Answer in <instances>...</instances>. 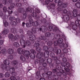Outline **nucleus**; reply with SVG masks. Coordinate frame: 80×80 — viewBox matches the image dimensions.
Instances as JSON below:
<instances>
[{"mask_svg":"<svg viewBox=\"0 0 80 80\" xmlns=\"http://www.w3.org/2000/svg\"><path fill=\"white\" fill-rule=\"evenodd\" d=\"M38 29L40 30V32H42L43 33L46 32L47 30H48V31H52V30L53 32L59 33L58 34L54 35V36L53 37V40H55L57 39V38H59L60 37H61L62 38H65V34H63L61 31V30L55 25H53V26L50 25L48 28H47L45 26H39V27L38 28Z\"/></svg>","mask_w":80,"mask_h":80,"instance_id":"nucleus-1","label":"nucleus"},{"mask_svg":"<svg viewBox=\"0 0 80 80\" xmlns=\"http://www.w3.org/2000/svg\"><path fill=\"white\" fill-rule=\"evenodd\" d=\"M59 38V39H58ZM53 40H56V39H58L57 40L59 43V46L60 48H62V50L65 53H67L68 51H70V49L68 48V42L66 40V38H65H65H62V37L60 36V37H57V38L55 39H53Z\"/></svg>","mask_w":80,"mask_h":80,"instance_id":"nucleus-2","label":"nucleus"},{"mask_svg":"<svg viewBox=\"0 0 80 80\" xmlns=\"http://www.w3.org/2000/svg\"><path fill=\"white\" fill-rule=\"evenodd\" d=\"M35 12L32 13V16L36 20H38L37 21H38V22L40 23L41 21V22L39 24L42 23L44 25H46L47 23V21H46V19L45 18H43L42 17V14L40 13V11L38 8H34Z\"/></svg>","mask_w":80,"mask_h":80,"instance_id":"nucleus-3","label":"nucleus"},{"mask_svg":"<svg viewBox=\"0 0 80 80\" xmlns=\"http://www.w3.org/2000/svg\"><path fill=\"white\" fill-rule=\"evenodd\" d=\"M43 49L44 51V54H43V53L42 52H39L37 53L36 56L37 58L40 59L39 62H43L46 60V58L49 57V52L48 51V47L45 46L43 47Z\"/></svg>","mask_w":80,"mask_h":80,"instance_id":"nucleus-4","label":"nucleus"},{"mask_svg":"<svg viewBox=\"0 0 80 80\" xmlns=\"http://www.w3.org/2000/svg\"><path fill=\"white\" fill-rule=\"evenodd\" d=\"M4 64L2 63L1 65V67L4 70H7V71L15 70V68L13 67H11L9 66L10 65V61L8 60H5L3 61Z\"/></svg>","mask_w":80,"mask_h":80,"instance_id":"nucleus-5","label":"nucleus"},{"mask_svg":"<svg viewBox=\"0 0 80 80\" xmlns=\"http://www.w3.org/2000/svg\"><path fill=\"white\" fill-rule=\"evenodd\" d=\"M70 27L72 28V29L74 30H75L77 29V27H78L79 30L76 31V33L78 35H80V23L78 20H76L75 21V23L73 22H71L70 23Z\"/></svg>","mask_w":80,"mask_h":80,"instance_id":"nucleus-6","label":"nucleus"},{"mask_svg":"<svg viewBox=\"0 0 80 80\" xmlns=\"http://www.w3.org/2000/svg\"><path fill=\"white\" fill-rule=\"evenodd\" d=\"M32 15L31 14H29L28 15V18L29 20V23L32 24V26L33 27H37L38 26L39 24L42 23V21H40V22L38 23V21H36L33 22V20L32 19Z\"/></svg>","mask_w":80,"mask_h":80,"instance_id":"nucleus-7","label":"nucleus"},{"mask_svg":"<svg viewBox=\"0 0 80 80\" xmlns=\"http://www.w3.org/2000/svg\"><path fill=\"white\" fill-rule=\"evenodd\" d=\"M0 17L3 20V23L4 27H8V22L6 21L8 19V16L6 15H3V12L2 11H0Z\"/></svg>","mask_w":80,"mask_h":80,"instance_id":"nucleus-8","label":"nucleus"},{"mask_svg":"<svg viewBox=\"0 0 80 80\" xmlns=\"http://www.w3.org/2000/svg\"><path fill=\"white\" fill-rule=\"evenodd\" d=\"M17 50L19 54H20L21 55L23 54V55L25 57H27V59H28V58H29L28 55H29L30 53V51L25 50H23L22 48H18V49Z\"/></svg>","mask_w":80,"mask_h":80,"instance_id":"nucleus-9","label":"nucleus"},{"mask_svg":"<svg viewBox=\"0 0 80 80\" xmlns=\"http://www.w3.org/2000/svg\"><path fill=\"white\" fill-rule=\"evenodd\" d=\"M15 2H20L16 4V5L18 7H22V5H25L27 7H28L29 6L28 3L25 0H15Z\"/></svg>","mask_w":80,"mask_h":80,"instance_id":"nucleus-10","label":"nucleus"},{"mask_svg":"<svg viewBox=\"0 0 80 80\" xmlns=\"http://www.w3.org/2000/svg\"><path fill=\"white\" fill-rule=\"evenodd\" d=\"M48 50L49 52H53H53L56 53L57 55H59L62 52L61 49H58V48L55 47H54L53 48L52 47H50L48 48Z\"/></svg>","mask_w":80,"mask_h":80,"instance_id":"nucleus-11","label":"nucleus"},{"mask_svg":"<svg viewBox=\"0 0 80 80\" xmlns=\"http://www.w3.org/2000/svg\"><path fill=\"white\" fill-rule=\"evenodd\" d=\"M27 33L28 35L29 36V40H31V41H32L33 43L35 42V39L36 38V37L35 36L33 33H32V32L28 31Z\"/></svg>","mask_w":80,"mask_h":80,"instance_id":"nucleus-12","label":"nucleus"},{"mask_svg":"<svg viewBox=\"0 0 80 80\" xmlns=\"http://www.w3.org/2000/svg\"><path fill=\"white\" fill-rule=\"evenodd\" d=\"M24 35H21V39L20 40V43L21 45L22 46V48H25L26 45H25V41L24 40Z\"/></svg>","mask_w":80,"mask_h":80,"instance_id":"nucleus-13","label":"nucleus"},{"mask_svg":"<svg viewBox=\"0 0 80 80\" xmlns=\"http://www.w3.org/2000/svg\"><path fill=\"white\" fill-rule=\"evenodd\" d=\"M8 17H9V20L11 21L10 22L11 25H13V26H15L17 25V23L16 22L13 21V20H15V17L11 16Z\"/></svg>","mask_w":80,"mask_h":80,"instance_id":"nucleus-14","label":"nucleus"},{"mask_svg":"<svg viewBox=\"0 0 80 80\" xmlns=\"http://www.w3.org/2000/svg\"><path fill=\"white\" fill-rule=\"evenodd\" d=\"M61 18H62L63 22H68L70 19V17L68 15H62L61 16Z\"/></svg>","mask_w":80,"mask_h":80,"instance_id":"nucleus-15","label":"nucleus"},{"mask_svg":"<svg viewBox=\"0 0 80 80\" xmlns=\"http://www.w3.org/2000/svg\"><path fill=\"white\" fill-rule=\"evenodd\" d=\"M39 2L41 3L42 5H48L50 3V2H52L53 0H38Z\"/></svg>","mask_w":80,"mask_h":80,"instance_id":"nucleus-16","label":"nucleus"},{"mask_svg":"<svg viewBox=\"0 0 80 80\" xmlns=\"http://www.w3.org/2000/svg\"><path fill=\"white\" fill-rule=\"evenodd\" d=\"M30 52H31L32 53L30 54L28 56L29 57L30 56V57L32 58H35V54H36V51L33 49H31L30 50Z\"/></svg>","mask_w":80,"mask_h":80,"instance_id":"nucleus-17","label":"nucleus"},{"mask_svg":"<svg viewBox=\"0 0 80 80\" xmlns=\"http://www.w3.org/2000/svg\"><path fill=\"white\" fill-rule=\"evenodd\" d=\"M62 70L66 73H67V72H70V69L68 68H66L65 64V63H62Z\"/></svg>","mask_w":80,"mask_h":80,"instance_id":"nucleus-18","label":"nucleus"},{"mask_svg":"<svg viewBox=\"0 0 80 80\" xmlns=\"http://www.w3.org/2000/svg\"><path fill=\"white\" fill-rule=\"evenodd\" d=\"M35 8H34L32 9V8L30 7H28L26 8V10L27 12H29L31 13H35Z\"/></svg>","mask_w":80,"mask_h":80,"instance_id":"nucleus-19","label":"nucleus"},{"mask_svg":"<svg viewBox=\"0 0 80 80\" xmlns=\"http://www.w3.org/2000/svg\"><path fill=\"white\" fill-rule=\"evenodd\" d=\"M58 58L56 56L54 57V61L56 62V64H55L56 65V67H57V65H60V63H61V61L58 60Z\"/></svg>","mask_w":80,"mask_h":80,"instance_id":"nucleus-20","label":"nucleus"},{"mask_svg":"<svg viewBox=\"0 0 80 80\" xmlns=\"http://www.w3.org/2000/svg\"><path fill=\"white\" fill-rule=\"evenodd\" d=\"M45 37H48V38H51L52 36L53 37H53L55 36L54 35V34L52 32L50 33V32H47L45 34Z\"/></svg>","mask_w":80,"mask_h":80,"instance_id":"nucleus-21","label":"nucleus"},{"mask_svg":"<svg viewBox=\"0 0 80 80\" xmlns=\"http://www.w3.org/2000/svg\"><path fill=\"white\" fill-rule=\"evenodd\" d=\"M36 40H37L36 42L40 44L43 43V41H42V38H41V37H38L37 38H36Z\"/></svg>","mask_w":80,"mask_h":80,"instance_id":"nucleus-22","label":"nucleus"},{"mask_svg":"<svg viewBox=\"0 0 80 80\" xmlns=\"http://www.w3.org/2000/svg\"><path fill=\"white\" fill-rule=\"evenodd\" d=\"M8 32H9L8 30V29H4L2 32L0 34V35H1L2 36H3V35H7V34L8 33Z\"/></svg>","mask_w":80,"mask_h":80,"instance_id":"nucleus-23","label":"nucleus"},{"mask_svg":"<svg viewBox=\"0 0 80 80\" xmlns=\"http://www.w3.org/2000/svg\"><path fill=\"white\" fill-rule=\"evenodd\" d=\"M15 7V4L14 3H12V4H11L10 7H8V10H11L14 9Z\"/></svg>","mask_w":80,"mask_h":80,"instance_id":"nucleus-24","label":"nucleus"},{"mask_svg":"<svg viewBox=\"0 0 80 80\" xmlns=\"http://www.w3.org/2000/svg\"><path fill=\"white\" fill-rule=\"evenodd\" d=\"M73 16L74 17H76L78 15V11L77 9H74L73 11Z\"/></svg>","mask_w":80,"mask_h":80,"instance_id":"nucleus-25","label":"nucleus"},{"mask_svg":"<svg viewBox=\"0 0 80 80\" xmlns=\"http://www.w3.org/2000/svg\"><path fill=\"white\" fill-rule=\"evenodd\" d=\"M11 32L14 34H16L17 33V30L15 28H12L11 29Z\"/></svg>","mask_w":80,"mask_h":80,"instance_id":"nucleus-26","label":"nucleus"},{"mask_svg":"<svg viewBox=\"0 0 80 80\" xmlns=\"http://www.w3.org/2000/svg\"><path fill=\"white\" fill-rule=\"evenodd\" d=\"M63 63H64L65 64V67H67V68H69V67H71V65H70V63L69 62H67L66 63H62L61 64V66L62 67V64H63Z\"/></svg>","mask_w":80,"mask_h":80,"instance_id":"nucleus-27","label":"nucleus"},{"mask_svg":"<svg viewBox=\"0 0 80 80\" xmlns=\"http://www.w3.org/2000/svg\"><path fill=\"white\" fill-rule=\"evenodd\" d=\"M20 60L23 62H26V59H25V56L23 55H22L20 56Z\"/></svg>","mask_w":80,"mask_h":80,"instance_id":"nucleus-28","label":"nucleus"},{"mask_svg":"<svg viewBox=\"0 0 80 80\" xmlns=\"http://www.w3.org/2000/svg\"><path fill=\"white\" fill-rule=\"evenodd\" d=\"M8 54L12 55L13 53V50L12 48H9L8 50Z\"/></svg>","mask_w":80,"mask_h":80,"instance_id":"nucleus-29","label":"nucleus"},{"mask_svg":"<svg viewBox=\"0 0 80 80\" xmlns=\"http://www.w3.org/2000/svg\"><path fill=\"white\" fill-rule=\"evenodd\" d=\"M54 2L58 3V6L62 5V2H60V0H55Z\"/></svg>","mask_w":80,"mask_h":80,"instance_id":"nucleus-30","label":"nucleus"},{"mask_svg":"<svg viewBox=\"0 0 80 80\" xmlns=\"http://www.w3.org/2000/svg\"><path fill=\"white\" fill-rule=\"evenodd\" d=\"M62 4L60 6H61V7L62 8H66V7H67V6L68 5V4L67 3H62Z\"/></svg>","mask_w":80,"mask_h":80,"instance_id":"nucleus-31","label":"nucleus"},{"mask_svg":"<svg viewBox=\"0 0 80 80\" xmlns=\"http://www.w3.org/2000/svg\"><path fill=\"white\" fill-rule=\"evenodd\" d=\"M14 46L16 48H18L20 47V44L18 42H14L13 44Z\"/></svg>","mask_w":80,"mask_h":80,"instance_id":"nucleus-32","label":"nucleus"},{"mask_svg":"<svg viewBox=\"0 0 80 80\" xmlns=\"http://www.w3.org/2000/svg\"><path fill=\"white\" fill-rule=\"evenodd\" d=\"M4 75L5 78H8L10 76V73L9 72H7Z\"/></svg>","mask_w":80,"mask_h":80,"instance_id":"nucleus-33","label":"nucleus"},{"mask_svg":"<svg viewBox=\"0 0 80 80\" xmlns=\"http://www.w3.org/2000/svg\"><path fill=\"white\" fill-rule=\"evenodd\" d=\"M8 37L9 39H13L14 38V36L12 33H10L8 35Z\"/></svg>","mask_w":80,"mask_h":80,"instance_id":"nucleus-34","label":"nucleus"},{"mask_svg":"<svg viewBox=\"0 0 80 80\" xmlns=\"http://www.w3.org/2000/svg\"><path fill=\"white\" fill-rule=\"evenodd\" d=\"M53 44L54 46H55L54 47H57V46L58 45H59V43H58V40L55 41L53 42Z\"/></svg>","mask_w":80,"mask_h":80,"instance_id":"nucleus-35","label":"nucleus"},{"mask_svg":"<svg viewBox=\"0 0 80 80\" xmlns=\"http://www.w3.org/2000/svg\"><path fill=\"white\" fill-rule=\"evenodd\" d=\"M2 2L4 5H9L8 3V1L7 0H2Z\"/></svg>","mask_w":80,"mask_h":80,"instance_id":"nucleus-36","label":"nucleus"},{"mask_svg":"<svg viewBox=\"0 0 80 80\" xmlns=\"http://www.w3.org/2000/svg\"><path fill=\"white\" fill-rule=\"evenodd\" d=\"M18 12L19 13H23V9L22 8H19L18 9Z\"/></svg>","mask_w":80,"mask_h":80,"instance_id":"nucleus-37","label":"nucleus"},{"mask_svg":"<svg viewBox=\"0 0 80 80\" xmlns=\"http://www.w3.org/2000/svg\"><path fill=\"white\" fill-rule=\"evenodd\" d=\"M31 30L32 32L35 33L37 32V28L35 27L32 28Z\"/></svg>","mask_w":80,"mask_h":80,"instance_id":"nucleus-38","label":"nucleus"},{"mask_svg":"<svg viewBox=\"0 0 80 80\" xmlns=\"http://www.w3.org/2000/svg\"><path fill=\"white\" fill-rule=\"evenodd\" d=\"M47 63L48 64L49 63H51L52 62V60L50 58H48L47 59Z\"/></svg>","mask_w":80,"mask_h":80,"instance_id":"nucleus-39","label":"nucleus"},{"mask_svg":"<svg viewBox=\"0 0 80 80\" xmlns=\"http://www.w3.org/2000/svg\"><path fill=\"white\" fill-rule=\"evenodd\" d=\"M25 24L26 26V27H27V28H30V27H32L31 24L29 23V22H27Z\"/></svg>","mask_w":80,"mask_h":80,"instance_id":"nucleus-40","label":"nucleus"},{"mask_svg":"<svg viewBox=\"0 0 80 80\" xmlns=\"http://www.w3.org/2000/svg\"><path fill=\"white\" fill-rule=\"evenodd\" d=\"M75 6L78 8H80V2H78L75 4Z\"/></svg>","mask_w":80,"mask_h":80,"instance_id":"nucleus-41","label":"nucleus"},{"mask_svg":"<svg viewBox=\"0 0 80 80\" xmlns=\"http://www.w3.org/2000/svg\"><path fill=\"white\" fill-rule=\"evenodd\" d=\"M1 52L2 54L5 55L7 52V50L5 49H3L2 50Z\"/></svg>","mask_w":80,"mask_h":80,"instance_id":"nucleus-42","label":"nucleus"},{"mask_svg":"<svg viewBox=\"0 0 80 80\" xmlns=\"http://www.w3.org/2000/svg\"><path fill=\"white\" fill-rule=\"evenodd\" d=\"M40 43H38V42H35L34 44V47L36 48H37L40 46Z\"/></svg>","mask_w":80,"mask_h":80,"instance_id":"nucleus-43","label":"nucleus"},{"mask_svg":"<svg viewBox=\"0 0 80 80\" xmlns=\"http://www.w3.org/2000/svg\"><path fill=\"white\" fill-rule=\"evenodd\" d=\"M49 56L51 58H54L55 56V55L54 53L51 52L50 53Z\"/></svg>","mask_w":80,"mask_h":80,"instance_id":"nucleus-44","label":"nucleus"},{"mask_svg":"<svg viewBox=\"0 0 80 80\" xmlns=\"http://www.w3.org/2000/svg\"><path fill=\"white\" fill-rule=\"evenodd\" d=\"M40 71H38L37 72L36 77L37 78H39V76L40 75Z\"/></svg>","mask_w":80,"mask_h":80,"instance_id":"nucleus-45","label":"nucleus"},{"mask_svg":"<svg viewBox=\"0 0 80 80\" xmlns=\"http://www.w3.org/2000/svg\"><path fill=\"white\" fill-rule=\"evenodd\" d=\"M26 44L27 46L29 47L30 45V42L28 40H27L26 42Z\"/></svg>","mask_w":80,"mask_h":80,"instance_id":"nucleus-46","label":"nucleus"},{"mask_svg":"<svg viewBox=\"0 0 80 80\" xmlns=\"http://www.w3.org/2000/svg\"><path fill=\"white\" fill-rule=\"evenodd\" d=\"M4 13H6L7 12H8V10H7V8L5 7H3L2 9Z\"/></svg>","mask_w":80,"mask_h":80,"instance_id":"nucleus-47","label":"nucleus"},{"mask_svg":"<svg viewBox=\"0 0 80 80\" xmlns=\"http://www.w3.org/2000/svg\"><path fill=\"white\" fill-rule=\"evenodd\" d=\"M8 16H8V17H9L11 16V15H12V13H13V11H8Z\"/></svg>","mask_w":80,"mask_h":80,"instance_id":"nucleus-48","label":"nucleus"},{"mask_svg":"<svg viewBox=\"0 0 80 80\" xmlns=\"http://www.w3.org/2000/svg\"><path fill=\"white\" fill-rule=\"evenodd\" d=\"M62 61L63 62L62 63H66L67 62V59L66 58H63L62 59Z\"/></svg>","mask_w":80,"mask_h":80,"instance_id":"nucleus-49","label":"nucleus"},{"mask_svg":"<svg viewBox=\"0 0 80 80\" xmlns=\"http://www.w3.org/2000/svg\"><path fill=\"white\" fill-rule=\"evenodd\" d=\"M19 38V36L18 35H16L14 37V39L15 40H18Z\"/></svg>","mask_w":80,"mask_h":80,"instance_id":"nucleus-50","label":"nucleus"},{"mask_svg":"<svg viewBox=\"0 0 80 80\" xmlns=\"http://www.w3.org/2000/svg\"><path fill=\"white\" fill-rule=\"evenodd\" d=\"M41 38H42L41 40H42V41H43V40H46L47 39V38L46 37V36H41Z\"/></svg>","mask_w":80,"mask_h":80,"instance_id":"nucleus-51","label":"nucleus"},{"mask_svg":"<svg viewBox=\"0 0 80 80\" xmlns=\"http://www.w3.org/2000/svg\"><path fill=\"white\" fill-rule=\"evenodd\" d=\"M36 50L37 52H40L42 50V49L40 47H38V48H36Z\"/></svg>","mask_w":80,"mask_h":80,"instance_id":"nucleus-52","label":"nucleus"},{"mask_svg":"<svg viewBox=\"0 0 80 80\" xmlns=\"http://www.w3.org/2000/svg\"><path fill=\"white\" fill-rule=\"evenodd\" d=\"M52 44H53V43L52 41H49L48 42V45L49 46V47L52 46Z\"/></svg>","mask_w":80,"mask_h":80,"instance_id":"nucleus-53","label":"nucleus"},{"mask_svg":"<svg viewBox=\"0 0 80 80\" xmlns=\"http://www.w3.org/2000/svg\"><path fill=\"white\" fill-rule=\"evenodd\" d=\"M62 7H60L58 8H57V11H58V12H61V11H62Z\"/></svg>","mask_w":80,"mask_h":80,"instance_id":"nucleus-54","label":"nucleus"},{"mask_svg":"<svg viewBox=\"0 0 80 80\" xmlns=\"http://www.w3.org/2000/svg\"><path fill=\"white\" fill-rule=\"evenodd\" d=\"M65 53L63 52H62L60 54V57H65Z\"/></svg>","mask_w":80,"mask_h":80,"instance_id":"nucleus-55","label":"nucleus"},{"mask_svg":"<svg viewBox=\"0 0 80 80\" xmlns=\"http://www.w3.org/2000/svg\"><path fill=\"white\" fill-rule=\"evenodd\" d=\"M14 15H15V16H17V17H18V12L17 11H15L14 12Z\"/></svg>","mask_w":80,"mask_h":80,"instance_id":"nucleus-56","label":"nucleus"},{"mask_svg":"<svg viewBox=\"0 0 80 80\" xmlns=\"http://www.w3.org/2000/svg\"><path fill=\"white\" fill-rule=\"evenodd\" d=\"M76 16H77V20H78L79 22H80V15L78 14V15H77Z\"/></svg>","mask_w":80,"mask_h":80,"instance_id":"nucleus-57","label":"nucleus"},{"mask_svg":"<svg viewBox=\"0 0 80 80\" xmlns=\"http://www.w3.org/2000/svg\"><path fill=\"white\" fill-rule=\"evenodd\" d=\"M26 17H27V15H23L22 18L21 19L22 20H25V19L26 18Z\"/></svg>","mask_w":80,"mask_h":80,"instance_id":"nucleus-58","label":"nucleus"},{"mask_svg":"<svg viewBox=\"0 0 80 80\" xmlns=\"http://www.w3.org/2000/svg\"><path fill=\"white\" fill-rule=\"evenodd\" d=\"M16 22L18 23H20V21H21L20 20V19L18 18H17L16 19Z\"/></svg>","mask_w":80,"mask_h":80,"instance_id":"nucleus-59","label":"nucleus"},{"mask_svg":"<svg viewBox=\"0 0 80 80\" xmlns=\"http://www.w3.org/2000/svg\"><path fill=\"white\" fill-rule=\"evenodd\" d=\"M62 12L63 13H64L65 14H66V13H67V9H65L62 11Z\"/></svg>","mask_w":80,"mask_h":80,"instance_id":"nucleus-60","label":"nucleus"},{"mask_svg":"<svg viewBox=\"0 0 80 80\" xmlns=\"http://www.w3.org/2000/svg\"><path fill=\"white\" fill-rule=\"evenodd\" d=\"M3 42H4L3 40L0 39V45H3Z\"/></svg>","mask_w":80,"mask_h":80,"instance_id":"nucleus-61","label":"nucleus"},{"mask_svg":"<svg viewBox=\"0 0 80 80\" xmlns=\"http://www.w3.org/2000/svg\"><path fill=\"white\" fill-rule=\"evenodd\" d=\"M8 58L11 59V60H12L13 59V57L12 55H9L8 56Z\"/></svg>","mask_w":80,"mask_h":80,"instance_id":"nucleus-62","label":"nucleus"},{"mask_svg":"<svg viewBox=\"0 0 80 80\" xmlns=\"http://www.w3.org/2000/svg\"><path fill=\"white\" fill-rule=\"evenodd\" d=\"M42 65L43 67H46L47 66V64L46 62L42 63Z\"/></svg>","mask_w":80,"mask_h":80,"instance_id":"nucleus-63","label":"nucleus"},{"mask_svg":"<svg viewBox=\"0 0 80 80\" xmlns=\"http://www.w3.org/2000/svg\"><path fill=\"white\" fill-rule=\"evenodd\" d=\"M49 66L50 68H53L54 67V65L53 64H52L51 63H49Z\"/></svg>","mask_w":80,"mask_h":80,"instance_id":"nucleus-64","label":"nucleus"}]
</instances>
